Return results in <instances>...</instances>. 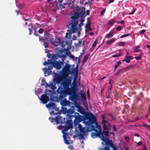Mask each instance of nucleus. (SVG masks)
Returning <instances> with one entry per match:
<instances>
[{"instance_id": "obj_24", "label": "nucleus", "mask_w": 150, "mask_h": 150, "mask_svg": "<svg viewBox=\"0 0 150 150\" xmlns=\"http://www.w3.org/2000/svg\"><path fill=\"white\" fill-rule=\"evenodd\" d=\"M61 118H62V117L59 115L56 117V118H55V120L57 124L59 123L60 120Z\"/></svg>"}, {"instance_id": "obj_37", "label": "nucleus", "mask_w": 150, "mask_h": 150, "mask_svg": "<svg viewBox=\"0 0 150 150\" xmlns=\"http://www.w3.org/2000/svg\"><path fill=\"white\" fill-rule=\"evenodd\" d=\"M48 64H52L53 65L54 63V60L52 61V60L50 59H48L47 60Z\"/></svg>"}, {"instance_id": "obj_45", "label": "nucleus", "mask_w": 150, "mask_h": 150, "mask_svg": "<svg viewBox=\"0 0 150 150\" xmlns=\"http://www.w3.org/2000/svg\"><path fill=\"white\" fill-rule=\"evenodd\" d=\"M53 67V66L52 64L49 65L47 68L48 70H50Z\"/></svg>"}, {"instance_id": "obj_42", "label": "nucleus", "mask_w": 150, "mask_h": 150, "mask_svg": "<svg viewBox=\"0 0 150 150\" xmlns=\"http://www.w3.org/2000/svg\"><path fill=\"white\" fill-rule=\"evenodd\" d=\"M36 29L37 28L34 30L33 34L36 36H39V35L38 34V33L36 31Z\"/></svg>"}, {"instance_id": "obj_36", "label": "nucleus", "mask_w": 150, "mask_h": 150, "mask_svg": "<svg viewBox=\"0 0 150 150\" xmlns=\"http://www.w3.org/2000/svg\"><path fill=\"white\" fill-rule=\"evenodd\" d=\"M142 53H140V54L138 56H137V57H134V58L135 59H136V60L140 59L142 57Z\"/></svg>"}, {"instance_id": "obj_9", "label": "nucleus", "mask_w": 150, "mask_h": 150, "mask_svg": "<svg viewBox=\"0 0 150 150\" xmlns=\"http://www.w3.org/2000/svg\"><path fill=\"white\" fill-rule=\"evenodd\" d=\"M78 115V116H76L75 115V118L79 122L83 121V123H84V109H83L82 110V114L83 115L82 116V119L81 115L78 113H76Z\"/></svg>"}, {"instance_id": "obj_50", "label": "nucleus", "mask_w": 150, "mask_h": 150, "mask_svg": "<svg viewBox=\"0 0 150 150\" xmlns=\"http://www.w3.org/2000/svg\"><path fill=\"white\" fill-rule=\"evenodd\" d=\"M136 10V8L133 9L132 11L131 12L129 13L128 14L129 15L133 14Z\"/></svg>"}, {"instance_id": "obj_18", "label": "nucleus", "mask_w": 150, "mask_h": 150, "mask_svg": "<svg viewBox=\"0 0 150 150\" xmlns=\"http://www.w3.org/2000/svg\"><path fill=\"white\" fill-rule=\"evenodd\" d=\"M56 38L55 40L53 41L52 44L54 46H57V44L60 42V39L57 37H56Z\"/></svg>"}, {"instance_id": "obj_48", "label": "nucleus", "mask_w": 150, "mask_h": 150, "mask_svg": "<svg viewBox=\"0 0 150 150\" xmlns=\"http://www.w3.org/2000/svg\"><path fill=\"white\" fill-rule=\"evenodd\" d=\"M78 44H79V45L80 46V47L82 46L83 45L84 42L83 41V42H82V41H79V42H78Z\"/></svg>"}, {"instance_id": "obj_5", "label": "nucleus", "mask_w": 150, "mask_h": 150, "mask_svg": "<svg viewBox=\"0 0 150 150\" xmlns=\"http://www.w3.org/2000/svg\"><path fill=\"white\" fill-rule=\"evenodd\" d=\"M57 93L60 94L59 98V99L62 100L65 97L67 94L71 95L72 93V90L69 87L63 89L61 86L59 87L57 90Z\"/></svg>"}, {"instance_id": "obj_8", "label": "nucleus", "mask_w": 150, "mask_h": 150, "mask_svg": "<svg viewBox=\"0 0 150 150\" xmlns=\"http://www.w3.org/2000/svg\"><path fill=\"white\" fill-rule=\"evenodd\" d=\"M102 135V137L101 139V140L105 143L106 145L111 147L114 144L112 143V141L109 139V136L108 137H107V138H106L104 137L103 135Z\"/></svg>"}, {"instance_id": "obj_17", "label": "nucleus", "mask_w": 150, "mask_h": 150, "mask_svg": "<svg viewBox=\"0 0 150 150\" xmlns=\"http://www.w3.org/2000/svg\"><path fill=\"white\" fill-rule=\"evenodd\" d=\"M46 105L47 108H52L53 109H55L56 111H57L58 109L57 108L55 103H54L51 102L49 103L48 104Z\"/></svg>"}, {"instance_id": "obj_57", "label": "nucleus", "mask_w": 150, "mask_h": 150, "mask_svg": "<svg viewBox=\"0 0 150 150\" xmlns=\"http://www.w3.org/2000/svg\"><path fill=\"white\" fill-rule=\"evenodd\" d=\"M82 97L83 100V104L84 105V94L83 93L82 94Z\"/></svg>"}, {"instance_id": "obj_58", "label": "nucleus", "mask_w": 150, "mask_h": 150, "mask_svg": "<svg viewBox=\"0 0 150 150\" xmlns=\"http://www.w3.org/2000/svg\"><path fill=\"white\" fill-rule=\"evenodd\" d=\"M114 23V21H110L108 23V24L109 25H113V24Z\"/></svg>"}, {"instance_id": "obj_52", "label": "nucleus", "mask_w": 150, "mask_h": 150, "mask_svg": "<svg viewBox=\"0 0 150 150\" xmlns=\"http://www.w3.org/2000/svg\"><path fill=\"white\" fill-rule=\"evenodd\" d=\"M90 11L88 10H86V12L85 11V16L89 15L90 14Z\"/></svg>"}, {"instance_id": "obj_61", "label": "nucleus", "mask_w": 150, "mask_h": 150, "mask_svg": "<svg viewBox=\"0 0 150 150\" xmlns=\"http://www.w3.org/2000/svg\"><path fill=\"white\" fill-rule=\"evenodd\" d=\"M105 9H104L103 10L101 11V13H100V15H101V16L103 15L104 14V13L105 12Z\"/></svg>"}, {"instance_id": "obj_46", "label": "nucleus", "mask_w": 150, "mask_h": 150, "mask_svg": "<svg viewBox=\"0 0 150 150\" xmlns=\"http://www.w3.org/2000/svg\"><path fill=\"white\" fill-rule=\"evenodd\" d=\"M49 119L51 122H52L55 121V118L52 117H50L49 118Z\"/></svg>"}, {"instance_id": "obj_56", "label": "nucleus", "mask_w": 150, "mask_h": 150, "mask_svg": "<svg viewBox=\"0 0 150 150\" xmlns=\"http://www.w3.org/2000/svg\"><path fill=\"white\" fill-rule=\"evenodd\" d=\"M129 59L130 60V59L132 60L133 59V57L132 56H126V58Z\"/></svg>"}, {"instance_id": "obj_22", "label": "nucleus", "mask_w": 150, "mask_h": 150, "mask_svg": "<svg viewBox=\"0 0 150 150\" xmlns=\"http://www.w3.org/2000/svg\"><path fill=\"white\" fill-rule=\"evenodd\" d=\"M69 103V101L63 100L62 101L61 103L62 105L65 106L67 105H68Z\"/></svg>"}, {"instance_id": "obj_21", "label": "nucleus", "mask_w": 150, "mask_h": 150, "mask_svg": "<svg viewBox=\"0 0 150 150\" xmlns=\"http://www.w3.org/2000/svg\"><path fill=\"white\" fill-rule=\"evenodd\" d=\"M66 124L67 125V126H69L72 128V122L71 120H67L66 122Z\"/></svg>"}, {"instance_id": "obj_59", "label": "nucleus", "mask_w": 150, "mask_h": 150, "mask_svg": "<svg viewBox=\"0 0 150 150\" xmlns=\"http://www.w3.org/2000/svg\"><path fill=\"white\" fill-rule=\"evenodd\" d=\"M116 29L117 31H119L121 30V26H119L117 27L116 28Z\"/></svg>"}, {"instance_id": "obj_19", "label": "nucleus", "mask_w": 150, "mask_h": 150, "mask_svg": "<svg viewBox=\"0 0 150 150\" xmlns=\"http://www.w3.org/2000/svg\"><path fill=\"white\" fill-rule=\"evenodd\" d=\"M28 26H30L31 28H29L28 30L30 31V32L29 33V35H31L33 33V30H32V28H33V25L31 23H29L28 25Z\"/></svg>"}, {"instance_id": "obj_47", "label": "nucleus", "mask_w": 150, "mask_h": 150, "mask_svg": "<svg viewBox=\"0 0 150 150\" xmlns=\"http://www.w3.org/2000/svg\"><path fill=\"white\" fill-rule=\"evenodd\" d=\"M77 71V70L76 69H75V68H72V70L71 71V73H69V74H72L73 73H74Z\"/></svg>"}, {"instance_id": "obj_2", "label": "nucleus", "mask_w": 150, "mask_h": 150, "mask_svg": "<svg viewBox=\"0 0 150 150\" xmlns=\"http://www.w3.org/2000/svg\"><path fill=\"white\" fill-rule=\"evenodd\" d=\"M85 125L87 126V127H92L94 129V127H98L100 126L97 121V118L91 112L85 111Z\"/></svg>"}, {"instance_id": "obj_63", "label": "nucleus", "mask_w": 150, "mask_h": 150, "mask_svg": "<svg viewBox=\"0 0 150 150\" xmlns=\"http://www.w3.org/2000/svg\"><path fill=\"white\" fill-rule=\"evenodd\" d=\"M71 53V52H70L69 50H67L66 51V55H69Z\"/></svg>"}, {"instance_id": "obj_55", "label": "nucleus", "mask_w": 150, "mask_h": 150, "mask_svg": "<svg viewBox=\"0 0 150 150\" xmlns=\"http://www.w3.org/2000/svg\"><path fill=\"white\" fill-rule=\"evenodd\" d=\"M43 29L42 28H40L38 30V33L40 34L42 33L43 32Z\"/></svg>"}, {"instance_id": "obj_51", "label": "nucleus", "mask_w": 150, "mask_h": 150, "mask_svg": "<svg viewBox=\"0 0 150 150\" xmlns=\"http://www.w3.org/2000/svg\"><path fill=\"white\" fill-rule=\"evenodd\" d=\"M34 26H35L36 28L37 27L38 28H40L41 27V25L40 24L36 23H35V25Z\"/></svg>"}, {"instance_id": "obj_64", "label": "nucleus", "mask_w": 150, "mask_h": 150, "mask_svg": "<svg viewBox=\"0 0 150 150\" xmlns=\"http://www.w3.org/2000/svg\"><path fill=\"white\" fill-rule=\"evenodd\" d=\"M109 146H105L104 148V150H109L110 148L109 147Z\"/></svg>"}, {"instance_id": "obj_11", "label": "nucleus", "mask_w": 150, "mask_h": 150, "mask_svg": "<svg viewBox=\"0 0 150 150\" xmlns=\"http://www.w3.org/2000/svg\"><path fill=\"white\" fill-rule=\"evenodd\" d=\"M132 65H130L128 66L127 67H126L124 69H121L118 71L115 74L116 76L119 75L120 74H122L125 71H127L129 68L132 67Z\"/></svg>"}, {"instance_id": "obj_35", "label": "nucleus", "mask_w": 150, "mask_h": 150, "mask_svg": "<svg viewBox=\"0 0 150 150\" xmlns=\"http://www.w3.org/2000/svg\"><path fill=\"white\" fill-rule=\"evenodd\" d=\"M143 126L146 127L149 131H150V125L146 124H144Z\"/></svg>"}, {"instance_id": "obj_7", "label": "nucleus", "mask_w": 150, "mask_h": 150, "mask_svg": "<svg viewBox=\"0 0 150 150\" xmlns=\"http://www.w3.org/2000/svg\"><path fill=\"white\" fill-rule=\"evenodd\" d=\"M65 51V50L61 49L60 48L58 47L56 49L55 52H56L57 55L58 57L64 58L66 57V55L63 53Z\"/></svg>"}, {"instance_id": "obj_14", "label": "nucleus", "mask_w": 150, "mask_h": 150, "mask_svg": "<svg viewBox=\"0 0 150 150\" xmlns=\"http://www.w3.org/2000/svg\"><path fill=\"white\" fill-rule=\"evenodd\" d=\"M71 83V81L70 79H66L62 83V84L63 86L62 88H63V89H64L69 87V84Z\"/></svg>"}, {"instance_id": "obj_29", "label": "nucleus", "mask_w": 150, "mask_h": 150, "mask_svg": "<svg viewBox=\"0 0 150 150\" xmlns=\"http://www.w3.org/2000/svg\"><path fill=\"white\" fill-rule=\"evenodd\" d=\"M113 36V34L112 33H109L107 34L105 36V38H109L112 37Z\"/></svg>"}, {"instance_id": "obj_16", "label": "nucleus", "mask_w": 150, "mask_h": 150, "mask_svg": "<svg viewBox=\"0 0 150 150\" xmlns=\"http://www.w3.org/2000/svg\"><path fill=\"white\" fill-rule=\"evenodd\" d=\"M69 99L74 102V103H77V101L78 99L77 95L75 93H73L69 97Z\"/></svg>"}, {"instance_id": "obj_1", "label": "nucleus", "mask_w": 150, "mask_h": 150, "mask_svg": "<svg viewBox=\"0 0 150 150\" xmlns=\"http://www.w3.org/2000/svg\"><path fill=\"white\" fill-rule=\"evenodd\" d=\"M80 17L81 18L84 17V7H82L81 9L78 8L74 10V13L70 17L71 19L70 22L69 24L67 25L68 33H66V37H67L68 34L70 35L76 33H78V37L79 36L80 31L81 30V26L84 21V19H81L78 26V19Z\"/></svg>"}, {"instance_id": "obj_23", "label": "nucleus", "mask_w": 150, "mask_h": 150, "mask_svg": "<svg viewBox=\"0 0 150 150\" xmlns=\"http://www.w3.org/2000/svg\"><path fill=\"white\" fill-rule=\"evenodd\" d=\"M47 87H49L52 88L53 89H55L56 88V87H55L53 83L52 82L50 83V84H47L46 85V88Z\"/></svg>"}, {"instance_id": "obj_10", "label": "nucleus", "mask_w": 150, "mask_h": 150, "mask_svg": "<svg viewBox=\"0 0 150 150\" xmlns=\"http://www.w3.org/2000/svg\"><path fill=\"white\" fill-rule=\"evenodd\" d=\"M90 19V18L89 17L87 18V23L86 25H85V28H86L85 32L86 33L91 30V22L89 21V20Z\"/></svg>"}, {"instance_id": "obj_41", "label": "nucleus", "mask_w": 150, "mask_h": 150, "mask_svg": "<svg viewBox=\"0 0 150 150\" xmlns=\"http://www.w3.org/2000/svg\"><path fill=\"white\" fill-rule=\"evenodd\" d=\"M121 55V54L120 53H117L113 55L112 56V57H116L120 56Z\"/></svg>"}, {"instance_id": "obj_44", "label": "nucleus", "mask_w": 150, "mask_h": 150, "mask_svg": "<svg viewBox=\"0 0 150 150\" xmlns=\"http://www.w3.org/2000/svg\"><path fill=\"white\" fill-rule=\"evenodd\" d=\"M87 95V97L88 99V100H90V93L89 91V89H88L87 91L86 92Z\"/></svg>"}, {"instance_id": "obj_33", "label": "nucleus", "mask_w": 150, "mask_h": 150, "mask_svg": "<svg viewBox=\"0 0 150 150\" xmlns=\"http://www.w3.org/2000/svg\"><path fill=\"white\" fill-rule=\"evenodd\" d=\"M117 64L115 66V68L114 69V71H115V69H116L120 65L121 63L120 62H117Z\"/></svg>"}, {"instance_id": "obj_31", "label": "nucleus", "mask_w": 150, "mask_h": 150, "mask_svg": "<svg viewBox=\"0 0 150 150\" xmlns=\"http://www.w3.org/2000/svg\"><path fill=\"white\" fill-rule=\"evenodd\" d=\"M125 42H120L118 43V45L119 46L124 47L125 46Z\"/></svg>"}, {"instance_id": "obj_40", "label": "nucleus", "mask_w": 150, "mask_h": 150, "mask_svg": "<svg viewBox=\"0 0 150 150\" xmlns=\"http://www.w3.org/2000/svg\"><path fill=\"white\" fill-rule=\"evenodd\" d=\"M111 147L112 148V150H117L118 147L114 144Z\"/></svg>"}, {"instance_id": "obj_28", "label": "nucleus", "mask_w": 150, "mask_h": 150, "mask_svg": "<svg viewBox=\"0 0 150 150\" xmlns=\"http://www.w3.org/2000/svg\"><path fill=\"white\" fill-rule=\"evenodd\" d=\"M86 96L85 95V110H86V111H88L89 109L88 107V105L87 104V102L86 101Z\"/></svg>"}, {"instance_id": "obj_4", "label": "nucleus", "mask_w": 150, "mask_h": 150, "mask_svg": "<svg viewBox=\"0 0 150 150\" xmlns=\"http://www.w3.org/2000/svg\"><path fill=\"white\" fill-rule=\"evenodd\" d=\"M94 129H93L92 127H87L86 131L87 132H90L92 130L95 132H93L91 134V137L93 138H96L97 137H98L101 139L102 137V135L104 134L103 132H102L101 127L100 126L98 128L97 127H94Z\"/></svg>"}, {"instance_id": "obj_60", "label": "nucleus", "mask_w": 150, "mask_h": 150, "mask_svg": "<svg viewBox=\"0 0 150 150\" xmlns=\"http://www.w3.org/2000/svg\"><path fill=\"white\" fill-rule=\"evenodd\" d=\"M43 70L44 71V74H45L47 72V70H48V69L47 68H44L43 69Z\"/></svg>"}, {"instance_id": "obj_12", "label": "nucleus", "mask_w": 150, "mask_h": 150, "mask_svg": "<svg viewBox=\"0 0 150 150\" xmlns=\"http://www.w3.org/2000/svg\"><path fill=\"white\" fill-rule=\"evenodd\" d=\"M63 64L62 62H58L56 60H54L53 66L54 67L57 69H60L61 68L62 65Z\"/></svg>"}, {"instance_id": "obj_13", "label": "nucleus", "mask_w": 150, "mask_h": 150, "mask_svg": "<svg viewBox=\"0 0 150 150\" xmlns=\"http://www.w3.org/2000/svg\"><path fill=\"white\" fill-rule=\"evenodd\" d=\"M49 97L46 94H43L41 96L40 100L42 103L45 104L49 100Z\"/></svg>"}, {"instance_id": "obj_30", "label": "nucleus", "mask_w": 150, "mask_h": 150, "mask_svg": "<svg viewBox=\"0 0 150 150\" xmlns=\"http://www.w3.org/2000/svg\"><path fill=\"white\" fill-rule=\"evenodd\" d=\"M47 84H48V83H46V82L45 81V79H43L42 80V82H41V86H42V85L44 86H45V87H46V85H47Z\"/></svg>"}, {"instance_id": "obj_15", "label": "nucleus", "mask_w": 150, "mask_h": 150, "mask_svg": "<svg viewBox=\"0 0 150 150\" xmlns=\"http://www.w3.org/2000/svg\"><path fill=\"white\" fill-rule=\"evenodd\" d=\"M71 66L69 64H66L63 67L62 70L63 72L66 74H69V73H71V70L70 69V68Z\"/></svg>"}, {"instance_id": "obj_20", "label": "nucleus", "mask_w": 150, "mask_h": 150, "mask_svg": "<svg viewBox=\"0 0 150 150\" xmlns=\"http://www.w3.org/2000/svg\"><path fill=\"white\" fill-rule=\"evenodd\" d=\"M49 36L48 33H45L44 34V37L42 39V40L49 41Z\"/></svg>"}, {"instance_id": "obj_53", "label": "nucleus", "mask_w": 150, "mask_h": 150, "mask_svg": "<svg viewBox=\"0 0 150 150\" xmlns=\"http://www.w3.org/2000/svg\"><path fill=\"white\" fill-rule=\"evenodd\" d=\"M24 6V4H20L19 5H18L19 8L20 9H21L22 8H23Z\"/></svg>"}, {"instance_id": "obj_27", "label": "nucleus", "mask_w": 150, "mask_h": 150, "mask_svg": "<svg viewBox=\"0 0 150 150\" xmlns=\"http://www.w3.org/2000/svg\"><path fill=\"white\" fill-rule=\"evenodd\" d=\"M115 40L113 38L111 40L108 41L106 44L108 45H111L112 44Z\"/></svg>"}, {"instance_id": "obj_6", "label": "nucleus", "mask_w": 150, "mask_h": 150, "mask_svg": "<svg viewBox=\"0 0 150 150\" xmlns=\"http://www.w3.org/2000/svg\"><path fill=\"white\" fill-rule=\"evenodd\" d=\"M109 123V122L107 120H102V124L103 125V131L102 132L106 137H108L109 136V131L110 130V129L107 127V125Z\"/></svg>"}, {"instance_id": "obj_62", "label": "nucleus", "mask_w": 150, "mask_h": 150, "mask_svg": "<svg viewBox=\"0 0 150 150\" xmlns=\"http://www.w3.org/2000/svg\"><path fill=\"white\" fill-rule=\"evenodd\" d=\"M113 131H117V129L115 128V126L114 125H113Z\"/></svg>"}, {"instance_id": "obj_54", "label": "nucleus", "mask_w": 150, "mask_h": 150, "mask_svg": "<svg viewBox=\"0 0 150 150\" xmlns=\"http://www.w3.org/2000/svg\"><path fill=\"white\" fill-rule=\"evenodd\" d=\"M23 19L25 21H30V18H25L24 17V16H23Z\"/></svg>"}, {"instance_id": "obj_26", "label": "nucleus", "mask_w": 150, "mask_h": 150, "mask_svg": "<svg viewBox=\"0 0 150 150\" xmlns=\"http://www.w3.org/2000/svg\"><path fill=\"white\" fill-rule=\"evenodd\" d=\"M42 41L43 42V45L45 47V48L48 47L49 41L45 40H42Z\"/></svg>"}, {"instance_id": "obj_34", "label": "nucleus", "mask_w": 150, "mask_h": 150, "mask_svg": "<svg viewBox=\"0 0 150 150\" xmlns=\"http://www.w3.org/2000/svg\"><path fill=\"white\" fill-rule=\"evenodd\" d=\"M57 54L56 55L55 54H53L51 57V58L53 61L55 60V59H57Z\"/></svg>"}, {"instance_id": "obj_32", "label": "nucleus", "mask_w": 150, "mask_h": 150, "mask_svg": "<svg viewBox=\"0 0 150 150\" xmlns=\"http://www.w3.org/2000/svg\"><path fill=\"white\" fill-rule=\"evenodd\" d=\"M62 132V133H63V138H65V137L67 138V137L69 135L68 133L66 132Z\"/></svg>"}, {"instance_id": "obj_49", "label": "nucleus", "mask_w": 150, "mask_h": 150, "mask_svg": "<svg viewBox=\"0 0 150 150\" xmlns=\"http://www.w3.org/2000/svg\"><path fill=\"white\" fill-rule=\"evenodd\" d=\"M97 43V41L96 40L93 44V45H92V47H95L96 46Z\"/></svg>"}, {"instance_id": "obj_25", "label": "nucleus", "mask_w": 150, "mask_h": 150, "mask_svg": "<svg viewBox=\"0 0 150 150\" xmlns=\"http://www.w3.org/2000/svg\"><path fill=\"white\" fill-rule=\"evenodd\" d=\"M64 128L63 130L62 131V132H66L67 131L70 129L72 128L69 126H66V125H65V126L64 127Z\"/></svg>"}, {"instance_id": "obj_38", "label": "nucleus", "mask_w": 150, "mask_h": 150, "mask_svg": "<svg viewBox=\"0 0 150 150\" xmlns=\"http://www.w3.org/2000/svg\"><path fill=\"white\" fill-rule=\"evenodd\" d=\"M67 138L65 137L64 138V140L65 144H69V141L67 140Z\"/></svg>"}, {"instance_id": "obj_3", "label": "nucleus", "mask_w": 150, "mask_h": 150, "mask_svg": "<svg viewBox=\"0 0 150 150\" xmlns=\"http://www.w3.org/2000/svg\"><path fill=\"white\" fill-rule=\"evenodd\" d=\"M79 121H78L75 118L74 121V127L76 128V126L78 125V127L79 131V133L78 131L76 130L75 131V133L76 134H78L79 139L81 140L84 139V127H83L81 124H79Z\"/></svg>"}, {"instance_id": "obj_39", "label": "nucleus", "mask_w": 150, "mask_h": 150, "mask_svg": "<svg viewBox=\"0 0 150 150\" xmlns=\"http://www.w3.org/2000/svg\"><path fill=\"white\" fill-rule=\"evenodd\" d=\"M65 8L64 6L62 4H59V5L58 6V8L59 9L61 10H62L63 8Z\"/></svg>"}, {"instance_id": "obj_43", "label": "nucleus", "mask_w": 150, "mask_h": 150, "mask_svg": "<svg viewBox=\"0 0 150 150\" xmlns=\"http://www.w3.org/2000/svg\"><path fill=\"white\" fill-rule=\"evenodd\" d=\"M130 35V34H124L123 35H121L120 37V38H124V37H127V36H128Z\"/></svg>"}]
</instances>
